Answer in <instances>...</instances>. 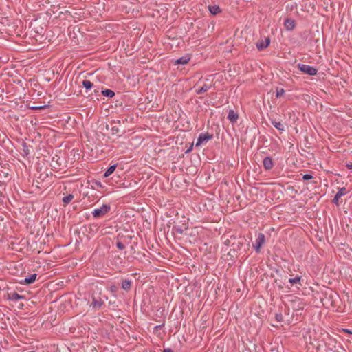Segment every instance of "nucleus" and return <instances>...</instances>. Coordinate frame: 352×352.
I'll return each instance as SVG.
<instances>
[{"instance_id": "14", "label": "nucleus", "mask_w": 352, "mask_h": 352, "mask_svg": "<svg viewBox=\"0 0 352 352\" xmlns=\"http://www.w3.org/2000/svg\"><path fill=\"white\" fill-rule=\"evenodd\" d=\"M131 281L128 279H125L122 283V288L124 290L128 291L131 289Z\"/></svg>"}, {"instance_id": "26", "label": "nucleus", "mask_w": 352, "mask_h": 352, "mask_svg": "<svg viewBox=\"0 0 352 352\" xmlns=\"http://www.w3.org/2000/svg\"><path fill=\"white\" fill-rule=\"evenodd\" d=\"M311 178H312V176H311V175H308V174L305 175L303 176V179H305V180H308V179H311Z\"/></svg>"}, {"instance_id": "4", "label": "nucleus", "mask_w": 352, "mask_h": 352, "mask_svg": "<svg viewBox=\"0 0 352 352\" xmlns=\"http://www.w3.org/2000/svg\"><path fill=\"white\" fill-rule=\"evenodd\" d=\"M211 138H212V135H210L208 134L201 133L197 140L195 146L197 147L200 146L202 144H204V143L207 142Z\"/></svg>"}, {"instance_id": "16", "label": "nucleus", "mask_w": 352, "mask_h": 352, "mask_svg": "<svg viewBox=\"0 0 352 352\" xmlns=\"http://www.w3.org/2000/svg\"><path fill=\"white\" fill-rule=\"evenodd\" d=\"M116 166H117L116 164L111 166L104 173V177H108L110 176L115 171Z\"/></svg>"}, {"instance_id": "6", "label": "nucleus", "mask_w": 352, "mask_h": 352, "mask_svg": "<svg viewBox=\"0 0 352 352\" xmlns=\"http://www.w3.org/2000/svg\"><path fill=\"white\" fill-rule=\"evenodd\" d=\"M346 193L347 191L345 188H340L333 200V203L336 204V205H339V199Z\"/></svg>"}, {"instance_id": "21", "label": "nucleus", "mask_w": 352, "mask_h": 352, "mask_svg": "<svg viewBox=\"0 0 352 352\" xmlns=\"http://www.w3.org/2000/svg\"><path fill=\"white\" fill-rule=\"evenodd\" d=\"M82 86L87 89H90L93 87V83L88 80H85L82 81Z\"/></svg>"}, {"instance_id": "2", "label": "nucleus", "mask_w": 352, "mask_h": 352, "mask_svg": "<svg viewBox=\"0 0 352 352\" xmlns=\"http://www.w3.org/2000/svg\"><path fill=\"white\" fill-rule=\"evenodd\" d=\"M111 209L109 204H104L100 208H96L93 210L92 214L94 218H100L106 215Z\"/></svg>"}, {"instance_id": "24", "label": "nucleus", "mask_w": 352, "mask_h": 352, "mask_svg": "<svg viewBox=\"0 0 352 352\" xmlns=\"http://www.w3.org/2000/svg\"><path fill=\"white\" fill-rule=\"evenodd\" d=\"M116 246H117V248H118V249H120V250H124V248H125L124 245L122 242H120V241H118V242L116 243Z\"/></svg>"}, {"instance_id": "19", "label": "nucleus", "mask_w": 352, "mask_h": 352, "mask_svg": "<svg viewBox=\"0 0 352 352\" xmlns=\"http://www.w3.org/2000/svg\"><path fill=\"white\" fill-rule=\"evenodd\" d=\"M209 10L211 14H217L220 12V8L218 6H209Z\"/></svg>"}, {"instance_id": "25", "label": "nucleus", "mask_w": 352, "mask_h": 352, "mask_svg": "<svg viewBox=\"0 0 352 352\" xmlns=\"http://www.w3.org/2000/svg\"><path fill=\"white\" fill-rule=\"evenodd\" d=\"M95 185H96V187L103 188V186H102V183L100 182L96 181L95 182Z\"/></svg>"}, {"instance_id": "5", "label": "nucleus", "mask_w": 352, "mask_h": 352, "mask_svg": "<svg viewBox=\"0 0 352 352\" xmlns=\"http://www.w3.org/2000/svg\"><path fill=\"white\" fill-rule=\"evenodd\" d=\"M103 303L104 301L100 298H96L95 296H93L90 306L92 307L93 309L96 310L99 309Z\"/></svg>"}, {"instance_id": "7", "label": "nucleus", "mask_w": 352, "mask_h": 352, "mask_svg": "<svg viewBox=\"0 0 352 352\" xmlns=\"http://www.w3.org/2000/svg\"><path fill=\"white\" fill-rule=\"evenodd\" d=\"M190 59V57L189 56V55H185L182 57H180L179 58H177L176 59L175 61H174V64L175 65H186L187 64L189 60Z\"/></svg>"}, {"instance_id": "18", "label": "nucleus", "mask_w": 352, "mask_h": 352, "mask_svg": "<svg viewBox=\"0 0 352 352\" xmlns=\"http://www.w3.org/2000/svg\"><path fill=\"white\" fill-rule=\"evenodd\" d=\"M102 94L104 96H107L109 98H112L115 95V93L111 89L102 90Z\"/></svg>"}, {"instance_id": "22", "label": "nucleus", "mask_w": 352, "mask_h": 352, "mask_svg": "<svg viewBox=\"0 0 352 352\" xmlns=\"http://www.w3.org/2000/svg\"><path fill=\"white\" fill-rule=\"evenodd\" d=\"M300 280V276H296L294 278H289V282L291 284L294 285V284L299 283Z\"/></svg>"}, {"instance_id": "27", "label": "nucleus", "mask_w": 352, "mask_h": 352, "mask_svg": "<svg viewBox=\"0 0 352 352\" xmlns=\"http://www.w3.org/2000/svg\"><path fill=\"white\" fill-rule=\"evenodd\" d=\"M346 166H347L348 168L352 169V162L347 163L346 164Z\"/></svg>"}, {"instance_id": "11", "label": "nucleus", "mask_w": 352, "mask_h": 352, "mask_svg": "<svg viewBox=\"0 0 352 352\" xmlns=\"http://www.w3.org/2000/svg\"><path fill=\"white\" fill-rule=\"evenodd\" d=\"M265 242V236L264 234L260 233L258 236V238H257V247H256V252H258L259 250H260V248L261 247V245L264 243Z\"/></svg>"}, {"instance_id": "8", "label": "nucleus", "mask_w": 352, "mask_h": 352, "mask_svg": "<svg viewBox=\"0 0 352 352\" xmlns=\"http://www.w3.org/2000/svg\"><path fill=\"white\" fill-rule=\"evenodd\" d=\"M270 39L266 38L264 41H260L257 43L256 46L259 50L266 48L270 45Z\"/></svg>"}, {"instance_id": "15", "label": "nucleus", "mask_w": 352, "mask_h": 352, "mask_svg": "<svg viewBox=\"0 0 352 352\" xmlns=\"http://www.w3.org/2000/svg\"><path fill=\"white\" fill-rule=\"evenodd\" d=\"M273 126L277 129L278 131H285V126L283 124H282L280 122L277 121H272V122Z\"/></svg>"}, {"instance_id": "17", "label": "nucleus", "mask_w": 352, "mask_h": 352, "mask_svg": "<svg viewBox=\"0 0 352 352\" xmlns=\"http://www.w3.org/2000/svg\"><path fill=\"white\" fill-rule=\"evenodd\" d=\"M10 299L14 301L19 300L20 299L23 298V297L19 294L14 292L10 294Z\"/></svg>"}, {"instance_id": "29", "label": "nucleus", "mask_w": 352, "mask_h": 352, "mask_svg": "<svg viewBox=\"0 0 352 352\" xmlns=\"http://www.w3.org/2000/svg\"><path fill=\"white\" fill-rule=\"evenodd\" d=\"M116 286H111V290L112 292H115V291H116Z\"/></svg>"}, {"instance_id": "28", "label": "nucleus", "mask_w": 352, "mask_h": 352, "mask_svg": "<svg viewBox=\"0 0 352 352\" xmlns=\"http://www.w3.org/2000/svg\"><path fill=\"white\" fill-rule=\"evenodd\" d=\"M163 352H173L171 349H165Z\"/></svg>"}, {"instance_id": "23", "label": "nucleus", "mask_w": 352, "mask_h": 352, "mask_svg": "<svg viewBox=\"0 0 352 352\" xmlns=\"http://www.w3.org/2000/svg\"><path fill=\"white\" fill-rule=\"evenodd\" d=\"M285 90L283 89H276V97L279 98L284 95Z\"/></svg>"}, {"instance_id": "13", "label": "nucleus", "mask_w": 352, "mask_h": 352, "mask_svg": "<svg viewBox=\"0 0 352 352\" xmlns=\"http://www.w3.org/2000/svg\"><path fill=\"white\" fill-rule=\"evenodd\" d=\"M36 276H37L36 274H31L30 276H29L28 277H26L25 278V280H23V283L27 285L31 284L35 281Z\"/></svg>"}, {"instance_id": "20", "label": "nucleus", "mask_w": 352, "mask_h": 352, "mask_svg": "<svg viewBox=\"0 0 352 352\" xmlns=\"http://www.w3.org/2000/svg\"><path fill=\"white\" fill-rule=\"evenodd\" d=\"M74 199V195L72 194H69L63 198V201L65 204H69L72 200Z\"/></svg>"}, {"instance_id": "30", "label": "nucleus", "mask_w": 352, "mask_h": 352, "mask_svg": "<svg viewBox=\"0 0 352 352\" xmlns=\"http://www.w3.org/2000/svg\"><path fill=\"white\" fill-rule=\"evenodd\" d=\"M228 240H226V242H225V243H226V245H228V244H227V243H228Z\"/></svg>"}, {"instance_id": "10", "label": "nucleus", "mask_w": 352, "mask_h": 352, "mask_svg": "<svg viewBox=\"0 0 352 352\" xmlns=\"http://www.w3.org/2000/svg\"><path fill=\"white\" fill-rule=\"evenodd\" d=\"M238 114L233 110L228 111V119L232 122H236L238 120Z\"/></svg>"}, {"instance_id": "3", "label": "nucleus", "mask_w": 352, "mask_h": 352, "mask_svg": "<svg viewBox=\"0 0 352 352\" xmlns=\"http://www.w3.org/2000/svg\"><path fill=\"white\" fill-rule=\"evenodd\" d=\"M298 68L304 74H309L310 76H314L317 74V69L311 66L305 65V64H298Z\"/></svg>"}, {"instance_id": "9", "label": "nucleus", "mask_w": 352, "mask_h": 352, "mask_svg": "<svg viewBox=\"0 0 352 352\" xmlns=\"http://www.w3.org/2000/svg\"><path fill=\"white\" fill-rule=\"evenodd\" d=\"M284 25L286 30H292L295 27V21L291 19H287L285 21Z\"/></svg>"}, {"instance_id": "12", "label": "nucleus", "mask_w": 352, "mask_h": 352, "mask_svg": "<svg viewBox=\"0 0 352 352\" xmlns=\"http://www.w3.org/2000/svg\"><path fill=\"white\" fill-rule=\"evenodd\" d=\"M263 166L266 170H270L273 167L272 160L270 157H265L263 160Z\"/></svg>"}, {"instance_id": "1", "label": "nucleus", "mask_w": 352, "mask_h": 352, "mask_svg": "<svg viewBox=\"0 0 352 352\" xmlns=\"http://www.w3.org/2000/svg\"><path fill=\"white\" fill-rule=\"evenodd\" d=\"M212 80L209 78H200L195 86L197 94H201L209 90L212 87Z\"/></svg>"}]
</instances>
